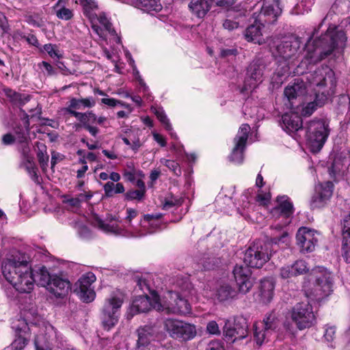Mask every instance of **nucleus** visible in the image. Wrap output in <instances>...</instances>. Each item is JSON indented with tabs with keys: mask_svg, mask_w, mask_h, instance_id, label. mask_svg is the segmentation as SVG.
<instances>
[{
	"mask_svg": "<svg viewBox=\"0 0 350 350\" xmlns=\"http://www.w3.org/2000/svg\"><path fill=\"white\" fill-rule=\"evenodd\" d=\"M342 256L350 263V213L344 218L342 228Z\"/></svg>",
	"mask_w": 350,
	"mask_h": 350,
	"instance_id": "25",
	"label": "nucleus"
},
{
	"mask_svg": "<svg viewBox=\"0 0 350 350\" xmlns=\"http://www.w3.org/2000/svg\"><path fill=\"white\" fill-rule=\"evenodd\" d=\"M137 174L142 176H144L141 171L137 172L133 170L131 171L124 170L123 175L127 180L133 183L135 180V176Z\"/></svg>",
	"mask_w": 350,
	"mask_h": 350,
	"instance_id": "59",
	"label": "nucleus"
},
{
	"mask_svg": "<svg viewBox=\"0 0 350 350\" xmlns=\"http://www.w3.org/2000/svg\"><path fill=\"white\" fill-rule=\"evenodd\" d=\"M301 41L297 38H292L282 42L277 46L278 56L276 58L278 66L275 75L282 77L288 73L290 66L293 64L300 54Z\"/></svg>",
	"mask_w": 350,
	"mask_h": 350,
	"instance_id": "5",
	"label": "nucleus"
},
{
	"mask_svg": "<svg viewBox=\"0 0 350 350\" xmlns=\"http://www.w3.org/2000/svg\"><path fill=\"white\" fill-rule=\"evenodd\" d=\"M161 163L165 165L175 175L180 176L181 174V170L179 166V164L177 162L172 160L161 159Z\"/></svg>",
	"mask_w": 350,
	"mask_h": 350,
	"instance_id": "51",
	"label": "nucleus"
},
{
	"mask_svg": "<svg viewBox=\"0 0 350 350\" xmlns=\"http://www.w3.org/2000/svg\"><path fill=\"white\" fill-rule=\"evenodd\" d=\"M2 273L19 293H29L34 288L35 275L25 256L18 252L3 261Z\"/></svg>",
	"mask_w": 350,
	"mask_h": 350,
	"instance_id": "1",
	"label": "nucleus"
},
{
	"mask_svg": "<svg viewBox=\"0 0 350 350\" xmlns=\"http://www.w3.org/2000/svg\"><path fill=\"white\" fill-rule=\"evenodd\" d=\"M151 110L155 114L159 121L163 124L165 129L171 132L172 131V127L169 119L165 113L163 109L159 107H152Z\"/></svg>",
	"mask_w": 350,
	"mask_h": 350,
	"instance_id": "41",
	"label": "nucleus"
},
{
	"mask_svg": "<svg viewBox=\"0 0 350 350\" xmlns=\"http://www.w3.org/2000/svg\"><path fill=\"white\" fill-rule=\"evenodd\" d=\"M12 328L14 330L15 334H30V327L22 318L14 319L12 323Z\"/></svg>",
	"mask_w": 350,
	"mask_h": 350,
	"instance_id": "40",
	"label": "nucleus"
},
{
	"mask_svg": "<svg viewBox=\"0 0 350 350\" xmlns=\"http://www.w3.org/2000/svg\"><path fill=\"white\" fill-rule=\"evenodd\" d=\"M250 131V126L247 124H243L240 126L238 133L234 139L235 146L229 157L230 161L237 164L243 163L244 159L243 152Z\"/></svg>",
	"mask_w": 350,
	"mask_h": 350,
	"instance_id": "13",
	"label": "nucleus"
},
{
	"mask_svg": "<svg viewBox=\"0 0 350 350\" xmlns=\"http://www.w3.org/2000/svg\"><path fill=\"white\" fill-rule=\"evenodd\" d=\"M14 137L15 139V142H17L18 143H20L22 144L23 148L24 147H28L27 142H28V138H27V133L24 131L22 128H17L14 131Z\"/></svg>",
	"mask_w": 350,
	"mask_h": 350,
	"instance_id": "50",
	"label": "nucleus"
},
{
	"mask_svg": "<svg viewBox=\"0 0 350 350\" xmlns=\"http://www.w3.org/2000/svg\"><path fill=\"white\" fill-rule=\"evenodd\" d=\"M98 21L100 25L103 27H101L99 26L103 31H104L105 36H106L105 32L107 31L109 34L112 36H116V33L115 29L112 27V24L110 22L109 19L107 17L106 14L103 12L97 14V18L96 19V22ZM106 39V37L104 40Z\"/></svg>",
	"mask_w": 350,
	"mask_h": 350,
	"instance_id": "36",
	"label": "nucleus"
},
{
	"mask_svg": "<svg viewBox=\"0 0 350 350\" xmlns=\"http://www.w3.org/2000/svg\"><path fill=\"white\" fill-rule=\"evenodd\" d=\"M347 41L344 31L329 28L318 39L308 41L305 46L304 60L315 64L330 55L336 48H343Z\"/></svg>",
	"mask_w": 350,
	"mask_h": 350,
	"instance_id": "2",
	"label": "nucleus"
},
{
	"mask_svg": "<svg viewBox=\"0 0 350 350\" xmlns=\"http://www.w3.org/2000/svg\"><path fill=\"white\" fill-rule=\"evenodd\" d=\"M211 5L210 0H192L188 7L193 16L202 19L211 10Z\"/></svg>",
	"mask_w": 350,
	"mask_h": 350,
	"instance_id": "28",
	"label": "nucleus"
},
{
	"mask_svg": "<svg viewBox=\"0 0 350 350\" xmlns=\"http://www.w3.org/2000/svg\"><path fill=\"white\" fill-rule=\"evenodd\" d=\"M55 10L56 11L57 17L59 19L68 21L73 17L72 10L64 6Z\"/></svg>",
	"mask_w": 350,
	"mask_h": 350,
	"instance_id": "52",
	"label": "nucleus"
},
{
	"mask_svg": "<svg viewBox=\"0 0 350 350\" xmlns=\"http://www.w3.org/2000/svg\"><path fill=\"white\" fill-rule=\"evenodd\" d=\"M345 158L342 157L340 155H337L334 157L331 166L329 167V172L332 176H336L343 171L344 164L343 161Z\"/></svg>",
	"mask_w": 350,
	"mask_h": 350,
	"instance_id": "44",
	"label": "nucleus"
},
{
	"mask_svg": "<svg viewBox=\"0 0 350 350\" xmlns=\"http://www.w3.org/2000/svg\"><path fill=\"white\" fill-rule=\"evenodd\" d=\"M277 201L278 205L273 209L272 214L288 219L293 213V204L285 196L278 197Z\"/></svg>",
	"mask_w": 350,
	"mask_h": 350,
	"instance_id": "29",
	"label": "nucleus"
},
{
	"mask_svg": "<svg viewBox=\"0 0 350 350\" xmlns=\"http://www.w3.org/2000/svg\"><path fill=\"white\" fill-rule=\"evenodd\" d=\"M206 330L211 334L218 335L220 334L219 326H218L217 323H216V321H210L207 324Z\"/></svg>",
	"mask_w": 350,
	"mask_h": 350,
	"instance_id": "60",
	"label": "nucleus"
},
{
	"mask_svg": "<svg viewBox=\"0 0 350 350\" xmlns=\"http://www.w3.org/2000/svg\"><path fill=\"white\" fill-rule=\"evenodd\" d=\"M254 327V340L256 344L260 346L263 342L268 340L271 333L267 332V329H265L259 324L255 325Z\"/></svg>",
	"mask_w": 350,
	"mask_h": 350,
	"instance_id": "39",
	"label": "nucleus"
},
{
	"mask_svg": "<svg viewBox=\"0 0 350 350\" xmlns=\"http://www.w3.org/2000/svg\"><path fill=\"white\" fill-rule=\"evenodd\" d=\"M36 273L37 279H36V281H38V284L43 286H48L54 275H51L45 267H40Z\"/></svg>",
	"mask_w": 350,
	"mask_h": 350,
	"instance_id": "38",
	"label": "nucleus"
},
{
	"mask_svg": "<svg viewBox=\"0 0 350 350\" xmlns=\"http://www.w3.org/2000/svg\"><path fill=\"white\" fill-rule=\"evenodd\" d=\"M0 28L2 30V35L8 33L10 31V26L5 16L0 12Z\"/></svg>",
	"mask_w": 350,
	"mask_h": 350,
	"instance_id": "57",
	"label": "nucleus"
},
{
	"mask_svg": "<svg viewBox=\"0 0 350 350\" xmlns=\"http://www.w3.org/2000/svg\"><path fill=\"white\" fill-rule=\"evenodd\" d=\"M157 330L155 327L151 325H145L137 329L138 346H146L154 339Z\"/></svg>",
	"mask_w": 350,
	"mask_h": 350,
	"instance_id": "32",
	"label": "nucleus"
},
{
	"mask_svg": "<svg viewBox=\"0 0 350 350\" xmlns=\"http://www.w3.org/2000/svg\"><path fill=\"white\" fill-rule=\"evenodd\" d=\"M297 276L307 273L310 270L308 263L304 260H297L293 264Z\"/></svg>",
	"mask_w": 350,
	"mask_h": 350,
	"instance_id": "49",
	"label": "nucleus"
},
{
	"mask_svg": "<svg viewBox=\"0 0 350 350\" xmlns=\"http://www.w3.org/2000/svg\"><path fill=\"white\" fill-rule=\"evenodd\" d=\"M306 92L305 83L300 79H295L294 83L289 84L284 91V96L290 103H292L297 97L304 95Z\"/></svg>",
	"mask_w": 350,
	"mask_h": 350,
	"instance_id": "27",
	"label": "nucleus"
},
{
	"mask_svg": "<svg viewBox=\"0 0 350 350\" xmlns=\"http://www.w3.org/2000/svg\"><path fill=\"white\" fill-rule=\"evenodd\" d=\"M238 291L228 283L221 284L217 290L216 296L219 301H226L237 297Z\"/></svg>",
	"mask_w": 350,
	"mask_h": 350,
	"instance_id": "33",
	"label": "nucleus"
},
{
	"mask_svg": "<svg viewBox=\"0 0 350 350\" xmlns=\"http://www.w3.org/2000/svg\"><path fill=\"white\" fill-rule=\"evenodd\" d=\"M137 285L139 288L142 291H150V287L148 285L146 280L144 278H137Z\"/></svg>",
	"mask_w": 350,
	"mask_h": 350,
	"instance_id": "64",
	"label": "nucleus"
},
{
	"mask_svg": "<svg viewBox=\"0 0 350 350\" xmlns=\"http://www.w3.org/2000/svg\"><path fill=\"white\" fill-rule=\"evenodd\" d=\"M178 290L169 291L161 301H155V310L166 314H187L191 312V306L186 299L191 294L193 288L187 280L178 281Z\"/></svg>",
	"mask_w": 350,
	"mask_h": 350,
	"instance_id": "4",
	"label": "nucleus"
},
{
	"mask_svg": "<svg viewBox=\"0 0 350 350\" xmlns=\"http://www.w3.org/2000/svg\"><path fill=\"white\" fill-rule=\"evenodd\" d=\"M333 189L334 185L330 181L317 185L310 200L311 208H322L327 206L332 196Z\"/></svg>",
	"mask_w": 350,
	"mask_h": 350,
	"instance_id": "14",
	"label": "nucleus"
},
{
	"mask_svg": "<svg viewBox=\"0 0 350 350\" xmlns=\"http://www.w3.org/2000/svg\"><path fill=\"white\" fill-rule=\"evenodd\" d=\"M137 5L139 8L147 12H158L162 8L159 0H137Z\"/></svg>",
	"mask_w": 350,
	"mask_h": 350,
	"instance_id": "35",
	"label": "nucleus"
},
{
	"mask_svg": "<svg viewBox=\"0 0 350 350\" xmlns=\"http://www.w3.org/2000/svg\"><path fill=\"white\" fill-rule=\"evenodd\" d=\"M133 74L135 77V79L138 81L140 90L144 94V96L146 98L147 100L151 101L152 100V97L149 92L148 87L146 85V83L142 79L139 71L136 69V68H133Z\"/></svg>",
	"mask_w": 350,
	"mask_h": 350,
	"instance_id": "48",
	"label": "nucleus"
},
{
	"mask_svg": "<svg viewBox=\"0 0 350 350\" xmlns=\"http://www.w3.org/2000/svg\"><path fill=\"white\" fill-rule=\"evenodd\" d=\"M278 321L273 312L268 314L263 319L262 322L258 323L267 332H269L272 334L273 330L278 327Z\"/></svg>",
	"mask_w": 350,
	"mask_h": 350,
	"instance_id": "37",
	"label": "nucleus"
},
{
	"mask_svg": "<svg viewBox=\"0 0 350 350\" xmlns=\"http://www.w3.org/2000/svg\"><path fill=\"white\" fill-rule=\"evenodd\" d=\"M79 4L82 7L84 16H85L92 23L93 31L102 39H105V36L103 29L96 24L97 18V12L98 11V5L95 0H79Z\"/></svg>",
	"mask_w": 350,
	"mask_h": 350,
	"instance_id": "19",
	"label": "nucleus"
},
{
	"mask_svg": "<svg viewBox=\"0 0 350 350\" xmlns=\"http://www.w3.org/2000/svg\"><path fill=\"white\" fill-rule=\"evenodd\" d=\"M275 284L272 279L265 278L260 281L259 289L261 301L265 304L269 303L274 294Z\"/></svg>",
	"mask_w": 350,
	"mask_h": 350,
	"instance_id": "30",
	"label": "nucleus"
},
{
	"mask_svg": "<svg viewBox=\"0 0 350 350\" xmlns=\"http://www.w3.org/2000/svg\"><path fill=\"white\" fill-rule=\"evenodd\" d=\"M44 51L51 57L52 58L57 57L60 58L62 55L59 54L56 49V46L52 44H47L44 46Z\"/></svg>",
	"mask_w": 350,
	"mask_h": 350,
	"instance_id": "56",
	"label": "nucleus"
},
{
	"mask_svg": "<svg viewBox=\"0 0 350 350\" xmlns=\"http://www.w3.org/2000/svg\"><path fill=\"white\" fill-rule=\"evenodd\" d=\"M153 215H145L144 216V221L148 222V225H142L143 228H147V230L146 232H138L134 237H144L148 234H152L156 232L157 229L160 226V224L157 220H153Z\"/></svg>",
	"mask_w": 350,
	"mask_h": 350,
	"instance_id": "34",
	"label": "nucleus"
},
{
	"mask_svg": "<svg viewBox=\"0 0 350 350\" xmlns=\"http://www.w3.org/2000/svg\"><path fill=\"white\" fill-rule=\"evenodd\" d=\"M161 301L159 297L156 295L153 296L152 300L150 301V298L147 295H140L135 298L133 301L131 307V312L133 315L139 313V312H146L148 311L150 308L154 307V304L156 301Z\"/></svg>",
	"mask_w": 350,
	"mask_h": 350,
	"instance_id": "24",
	"label": "nucleus"
},
{
	"mask_svg": "<svg viewBox=\"0 0 350 350\" xmlns=\"http://www.w3.org/2000/svg\"><path fill=\"white\" fill-rule=\"evenodd\" d=\"M319 233L306 227L300 228L296 234L297 244L303 254L310 253L314 250L318 243Z\"/></svg>",
	"mask_w": 350,
	"mask_h": 350,
	"instance_id": "16",
	"label": "nucleus"
},
{
	"mask_svg": "<svg viewBox=\"0 0 350 350\" xmlns=\"http://www.w3.org/2000/svg\"><path fill=\"white\" fill-rule=\"evenodd\" d=\"M291 319L299 330L309 328L315 322V316L309 303L301 302L293 307Z\"/></svg>",
	"mask_w": 350,
	"mask_h": 350,
	"instance_id": "10",
	"label": "nucleus"
},
{
	"mask_svg": "<svg viewBox=\"0 0 350 350\" xmlns=\"http://www.w3.org/2000/svg\"><path fill=\"white\" fill-rule=\"evenodd\" d=\"M281 12L279 0H263L261 11L256 18L263 23H272L275 21Z\"/></svg>",
	"mask_w": 350,
	"mask_h": 350,
	"instance_id": "18",
	"label": "nucleus"
},
{
	"mask_svg": "<svg viewBox=\"0 0 350 350\" xmlns=\"http://www.w3.org/2000/svg\"><path fill=\"white\" fill-rule=\"evenodd\" d=\"M224 335L228 342H234L238 340L243 339L247 335V325L245 323L242 325L235 321L232 324L226 321L224 326Z\"/></svg>",
	"mask_w": 350,
	"mask_h": 350,
	"instance_id": "20",
	"label": "nucleus"
},
{
	"mask_svg": "<svg viewBox=\"0 0 350 350\" xmlns=\"http://www.w3.org/2000/svg\"><path fill=\"white\" fill-rule=\"evenodd\" d=\"M271 244L256 241L245 251L243 261L249 267H262L271 256Z\"/></svg>",
	"mask_w": 350,
	"mask_h": 350,
	"instance_id": "8",
	"label": "nucleus"
},
{
	"mask_svg": "<svg viewBox=\"0 0 350 350\" xmlns=\"http://www.w3.org/2000/svg\"><path fill=\"white\" fill-rule=\"evenodd\" d=\"M91 224L106 233L120 234L122 232L118 221L111 215L103 220L97 215H94L91 219Z\"/></svg>",
	"mask_w": 350,
	"mask_h": 350,
	"instance_id": "21",
	"label": "nucleus"
},
{
	"mask_svg": "<svg viewBox=\"0 0 350 350\" xmlns=\"http://www.w3.org/2000/svg\"><path fill=\"white\" fill-rule=\"evenodd\" d=\"M281 126L287 133H294L303 129L302 120L295 113H286L282 116Z\"/></svg>",
	"mask_w": 350,
	"mask_h": 350,
	"instance_id": "26",
	"label": "nucleus"
},
{
	"mask_svg": "<svg viewBox=\"0 0 350 350\" xmlns=\"http://www.w3.org/2000/svg\"><path fill=\"white\" fill-rule=\"evenodd\" d=\"M237 0H210L211 4H214L215 6L228 9L232 6Z\"/></svg>",
	"mask_w": 350,
	"mask_h": 350,
	"instance_id": "55",
	"label": "nucleus"
},
{
	"mask_svg": "<svg viewBox=\"0 0 350 350\" xmlns=\"http://www.w3.org/2000/svg\"><path fill=\"white\" fill-rule=\"evenodd\" d=\"M101 103L109 107H115L121 101L112 98H104L101 99Z\"/></svg>",
	"mask_w": 350,
	"mask_h": 350,
	"instance_id": "63",
	"label": "nucleus"
},
{
	"mask_svg": "<svg viewBox=\"0 0 350 350\" xmlns=\"http://www.w3.org/2000/svg\"><path fill=\"white\" fill-rule=\"evenodd\" d=\"M96 104L94 99L92 97H88L85 98H72L69 101V105L65 109V111L68 113H70L71 111L83 110L85 108H91Z\"/></svg>",
	"mask_w": 350,
	"mask_h": 350,
	"instance_id": "31",
	"label": "nucleus"
},
{
	"mask_svg": "<svg viewBox=\"0 0 350 350\" xmlns=\"http://www.w3.org/2000/svg\"><path fill=\"white\" fill-rule=\"evenodd\" d=\"M124 301V295L119 291H112L104 301L100 319L105 329L109 330L118 322L120 308Z\"/></svg>",
	"mask_w": 350,
	"mask_h": 350,
	"instance_id": "7",
	"label": "nucleus"
},
{
	"mask_svg": "<svg viewBox=\"0 0 350 350\" xmlns=\"http://www.w3.org/2000/svg\"><path fill=\"white\" fill-rule=\"evenodd\" d=\"M323 339L328 343H332L336 337V327L332 324H327L324 326Z\"/></svg>",
	"mask_w": 350,
	"mask_h": 350,
	"instance_id": "46",
	"label": "nucleus"
},
{
	"mask_svg": "<svg viewBox=\"0 0 350 350\" xmlns=\"http://www.w3.org/2000/svg\"><path fill=\"white\" fill-rule=\"evenodd\" d=\"M234 278L241 294H246L253 286L251 280V271L248 267L237 265L232 271Z\"/></svg>",
	"mask_w": 350,
	"mask_h": 350,
	"instance_id": "17",
	"label": "nucleus"
},
{
	"mask_svg": "<svg viewBox=\"0 0 350 350\" xmlns=\"http://www.w3.org/2000/svg\"><path fill=\"white\" fill-rule=\"evenodd\" d=\"M253 18L255 19L254 23L248 26L247 28L245 30L244 37L245 39L248 42H252L254 43H258V44H261L265 42V40L262 38V28L264 27V24L256 18V13L253 14Z\"/></svg>",
	"mask_w": 350,
	"mask_h": 350,
	"instance_id": "23",
	"label": "nucleus"
},
{
	"mask_svg": "<svg viewBox=\"0 0 350 350\" xmlns=\"http://www.w3.org/2000/svg\"><path fill=\"white\" fill-rule=\"evenodd\" d=\"M280 275L281 278L283 279H288L293 277H296L295 272L294 271V268L293 265H285L280 269Z\"/></svg>",
	"mask_w": 350,
	"mask_h": 350,
	"instance_id": "53",
	"label": "nucleus"
},
{
	"mask_svg": "<svg viewBox=\"0 0 350 350\" xmlns=\"http://www.w3.org/2000/svg\"><path fill=\"white\" fill-rule=\"evenodd\" d=\"M307 140L312 150H319L322 148L329 131L327 125L322 120L311 121L306 126Z\"/></svg>",
	"mask_w": 350,
	"mask_h": 350,
	"instance_id": "9",
	"label": "nucleus"
},
{
	"mask_svg": "<svg viewBox=\"0 0 350 350\" xmlns=\"http://www.w3.org/2000/svg\"><path fill=\"white\" fill-rule=\"evenodd\" d=\"M223 27L229 31L237 29L239 27V23L230 19H226L224 21Z\"/></svg>",
	"mask_w": 350,
	"mask_h": 350,
	"instance_id": "62",
	"label": "nucleus"
},
{
	"mask_svg": "<svg viewBox=\"0 0 350 350\" xmlns=\"http://www.w3.org/2000/svg\"><path fill=\"white\" fill-rule=\"evenodd\" d=\"M143 190H131L126 193L125 198L128 200H140L144 196Z\"/></svg>",
	"mask_w": 350,
	"mask_h": 350,
	"instance_id": "54",
	"label": "nucleus"
},
{
	"mask_svg": "<svg viewBox=\"0 0 350 350\" xmlns=\"http://www.w3.org/2000/svg\"><path fill=\"white\" fill-rule=\"evenodd\" d=\"M310 280L312 286L306 290V295L311 300L320 301L332 291V275L325 268L317 267L313 269Z\"/></svg>",
	"mask_w": 350,
	"mask_h": 350,
	"instance_id": "6",
	"label": "nucleus"
},
{
	"mask_svg": "<svg viewBox=\"0 0 350 350\" xmlns=\"http://www.w3.org/2000/svg\"><path fill=\"white\" fill-rule=\"evenodd\" d=\"M37 157L41 168L43 170H45L46 169L49 162V156L46 154V146L42 144L40 146H38Z\"/></svg>",
	"mask_w": 350,
	"mask_h": 350,
	"instance_id": "47",
	"label": "nucleus"
},
{
	"mask_svg": "<svg viewBox=\"0 0 350 350\" xmlns=\"http://www.w3.org/2000/svg\"><path fill=\"white\" fill-rule=\"evenodd\" d=\"M164 327L170 336L176 339L189 340L196 335V327L193 325L178 319H165Z\"/></svg>",
	"mask_w": 350,
	"mask_h": 350,
	"instance_id": "11",
	"label": "nucleus"
},
{
	"mask_svg": "<svg viewBox=\"0 0 350 350\" xmlns=\"http://www.w3.org/2000/svg\"><path fill=\"white\" fill-rule=\"evenodd\" d=\"M206 350H225L222 343L218 340L210 342Z\"/></svg>",
	"mask_w": 350,
	"mask_h": 350,
	"instance_id": "61",
	"label": "nucleus"
},
{
	"mask_svg": "<svg viewBox=\"0 0 350 350\" xmlns=\"http://www.w3.org/2000/svg\"><path fill=\"white\" fill-rule=\"evenodd\" d=\"M308 80L315 91V100L303 107L301 115L310 116L317 106L323 105L329 96L335 93L336 79L334 72L328 67L317 69L308 77Z\"/></svg>",
	"mask_w": 350,
	"mask_h": 350,
	"instance_id": "3",
	"label": "nucleus"
},
{
	"mask_svg": "<svg viewBox=\"0 0 350 350\" xmlns=\"http://www.w3.org/2000/svg\"><path fill=\"white\" fill-rule=\"evenodd\" d=\"M69 114L73 116L78 120H79L82 123L83 128L85 127V124H88L87 123L88 112L87 113H81V112H78L77 111H71L70 110V113Z\"/></svg>",
	"mask_w": 350,
	"mask_h": 350,
	"instance_id": "58",
	"label": "nucleus"
},
{
	"mask_svg": "<svg viewBox=\"0 0 350 350\" xmlns=\"http://www.w3.org/2000/svg\"><path fill=\"white\" fill-rule=\"evenodd\" d=\"M96 279V276L92 272H88L82 275L76 283L75 291L83 301L88 303L94 299L96 293L92 285Z\"/></svg>",
	"mask_w": 350,
	"mask_h": 350,
	"instance_id": "15",
	"label": "nucleus"
},
{
	"mask_svg": "<svg viewBox=\"0 0 350 350\" xmlns=\"http://www.w3.org/2000/svg\"><path fill=\"white\" fill-rule=\"evenodd\" d=\"M29 147H24L21 151L23 159L21 166L24 167L27 171L31 170L36 166L33 157L29 154Z\"/></svg>",
	"mask_w": 350,
	"mask_h": 350,
	"instance_id": "43",
	"label": "nucleus"
},
{
	"mask_svg": "<svg viewBox=\"0 0 350 350\" xmlns=\"http://www.w3.org/2000/svg\"><path fill=\"white\" fill-rule=\"evenodd\" d=\"M30 339V334H16V338L12 343V347L16 350L23 349Z\"/></svg>",
	"mask_w": 350,
	"mask_h": 350,
	"instance_id": "45",
	"label": "nucleus"
},
{
	"mask_svg": "<svg viewBox=\"0 0 350 350\" xmlns=\"http://www.w3.org/2000/svg\"><path fill=\"white\" fill-rule=\"evenodd\" d=\"M103 189L105 195L108 197L112 196L113 193H122L124 192V187L120 183L115 185L113 182L109 181L104 185Z\"/></svg>",
	"mask_w": 350,
	"mask_h": 350,
	"instance_id": "42",
	"label": "nucleus"
},
{
	"mask_svg": "<svg viewBox=\"0 0 350 350\" xmlns=\"http://www.w3.org/2000/svg\"><path fill=\"white\" fill-rule=\"evenodd\" d=\"M71 288L70 282L57 275H54L52 281L48 286L49 291L56 297L64 298L68 294Z\"/></svg>",
	"mask_w": 350,
	"mask_h": 350,
	"instance_id": "22",
	"label": "nucleus"
},
{
	"mask_svg": "<svg viewBox=\"0 0 350 350\" xmlns=\"http://www.w3.org/2000/svg\"><path fill=\"white\" fill-rule=\"evenodd\" d=\"M267 67L268 61L265 58L254 59L247 68L248 78L245 81V90H251L260 83L263 81Z\"/></svg>",
	"mask_w": 350,
	"mask_h": 350,
	"instance_id": "12",
	"label": "nucleus"
}]
</instances>
